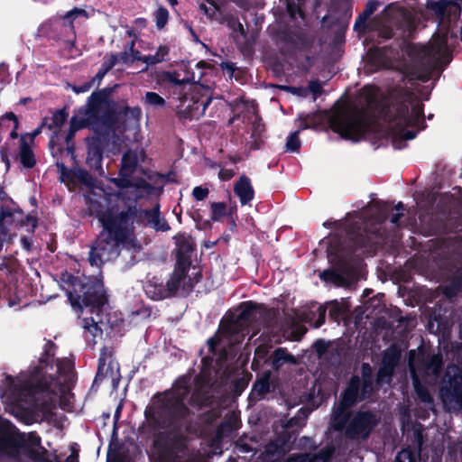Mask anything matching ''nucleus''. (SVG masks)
Listing matches in <instances>:
<instances>
[{
	"label": "nucleus",
	"instance_id": "obj_22",
	"mask_svg": "<svg viewBox=\"0 0 462 462\" xmlns=\"http://www.w3.org/2000/svg\"><path fill=\"white\" fill-rule=\"evenodd\" d=\"M59 173L60 180L69 185L81 184L86 187H92L94 185V178L86 170L78 165L72 168H68L62 162L57 161L55 163Z\"/></svg>",
	"mask_w": 462,
	"mask_h": 462
},
{
	"label": "nucleus",
	"instance_id": "obj_26",
	"mask_svg": "<svg viewBox=\"0 0 462 462\" xmlns=\"http://www.w3.org/2000/svg\"><path fill=\"white\" fill-rule=\"evenodd\" d=\"M270 365L272 369L278 372L285 364L295 365L296 357L290 354L286 347H277L265 361Z\"/></svg>",
	"mask_w": 462,
	"mask_h": 462
},
{
	"label": "nucleus",
	"instance_id": "obj_9",
	"mask_svg": "<svg viewBox=\"0 0 462 462\" xmlns=\"http://www.w3.org/2000/svg\"><path fill=\"white\" fill-rule=\"evenodd\" d=\"M272 39L282 55H292L297 51L312 47L314 38L300 30L293 29L287 23H280L272 30Z\"/></svg>",
	"mask_w": 462,
	"mask_h": 462
},
{
	"label": "nucleus",
	"instance_id": "obj_25",
	"mask_svg": "<svg viewBox=\"0 0 462 462\" xmlns=\"http://www.w3.org/2000/svg\"><path fill=\"white\" fill-rule=\"evenodd\" d=\"M234 193L238 197L242 206L250 204L254 198V189L251 180L245 174L241 175L234 185Z\"/></svg>",
	"mask_w": 462,
	"mask_h": 462
},
{
	"label": "nucleus",
	"instance_id": "obj_44",
	"mask_svg": "<svg viewBox=\"0 0 462 462\" xmlns=\"http://www.w3.org/2000/svg\"><path fill=\"white\" fill-rule=\"evenodd\" d=\"M286 452L285 447L277 439L269 442L264 448V455L268 458L280 457Z\"/></svg>",
	"mask_w": 462,
	"mask_h": 462
},
{
	"label": "nucleus",
	"instance_id": "obj_19",
	"mask_svg": "<svg viewBox=\"0 0 462 462\" xmlns=\"http://www.w3.org/2000/svg\"><path fill=\"white\" fill-rule=\"evenodd\" d=\"M22 453L32 462H52L48 458V450L42 444V438L36 431L20 434L19 454Z\"/></svg>",
	"mask_w": 462,
	"mask_h": 462
},
{
	"label": "nucleus",
	"instance_id": "obj_29",
	"mask_svg": "<svg viewBox=\"0 0 462 462\" xmlns=\"http://www.w3.org/2000/svg\"><path fill=\"white\" fill-rule=\"evenodd\" d=\"M437 68V61L431 58L420 60L414 66V74L421 82H428Z\"/></svg>",
	"mask_w": 462,
	"mask_h": 462
},
{
	"label": "nucleus",
	"instance_id": "obj_62",
	"mask_svg": "<svg viewBox=\"0 0 462 462\" xmlns=\"http://www.w3.org/2000/svg\"><path fill=\"white\" fill-rule=\"evenodd\" d=\"M375 205L378 208V218L382 222L385 221L389 217L390 210L392 209L391 204L388 202L376 201Z\"/></svg>",
	"mask_w": 462,
	"mask_h": 462
},
{
	"label": "nucleus",
	"instance_id": "obj_15",
	"mask_svg": "<svg viewBox=\"0 0 462 462\" xmlns=\"http://www.w3.org/2000/svg\"><path fill=\"white\" fill-rule=\"evenodd\" d=\"M402 358V349L396 343L391 344L382 354L381 365L375 375V386L382 387L393 380Z\"/></svg>",
	"mask_w": 462,
	"mask_h": 462
},
{
	"label": "nucleus",
	"instance_id": "obj_47",
	"mask_svg": "<svg viewBox=\"0 0 462 462\" xmlns=\"http://www.w3.org/2000/svg\"><path fill=\"white\" fill-rule=\"evenodd\" d=\"M153 214V219L151 221V226L156 230V231H162L165 232L170 230V225L168 222L163 218L161 217V212H160V206L156 205L154 207V212Z\"/></svg>",
	"mask_w": 462,
	"mask_h": 462
},
{
	"label": "nucleus",
	"instance_id": "obj_49",
	"mask_svg": "<svg viewBox=\"0 0 462 462\" xmlns=\"http://www.w3.org/2000/svg\"><path fill=\"white\" fill-rule=\"evenodd\" d=\"M144 104L154 108H164L166 106V101L158 93L149 91L145 94Z\"/></svg>",
	"mask_w": 462,
	"mask_h": 462
},
{
	"label": "nucleus",
	"instance_id": "obj_6",
	"mask_svg": "<svg viewBox=\"0 0 462 462\" xmlns=\"http://www.w3.org/2000/svg\"><path fill=\"white\" fill-rule=\"evenodd\" d=\"M103 230L91 245L88 262L91 266L99 267L103 264L102 257L129 240L128 217L126 213L116 218L109 212L99 216Z\"/></svg>",
	"mask_w": 462,
	"mask_h": 462
},
{
	"label": "nucleus",
	"instance_id": "obj_30",
	"mask_svg": "<svg viewBox=\"0 0 462 462\" xmlns=\"http://www.w3.org/2000/svg\"><path fill=\"white\" fill-rule=\"evenodd\" d=\"M69 127L77 131L84 128H91L95 132V129L100 126L98 122L90 117V115L82 114V106H80L70 118Z\"/></svg>",
	"mask_w": 462,
	"mask_h": 462
},
{
	"label": "nucleus",
	"instance_id": "obj_57",
	"mask_svg": "<svg viewBox=\"0 0 462 462\" xmlns=\"http://www.w3.org/2000/svg\"><path fill=\"white\" fill-rule=\"evenodd\" d=\"M457 292H462V272L451 280L449 286L446 290L447 295H453Z\"/></svg>",
	"mask_w": 462,
	"mask_h": 462
},
{
	"label": "nucleus",
	"instance_id": "obj_46",
	"mask_svg": "<svg viewBox=\"0 0 462 462\" xmlns=\"http://www.w3.org/2000/svg\"><path fill=\"white\" fill-rule=\"evenodd\" d=\"M328 315L333 321H338L348 310L347 306L338 302L337 300L328 303Z\"/></svg>",
	"mask_w": 462,
	"mask_h": 462
},
{
	"label": "nucleus",
	"instance_id": "obj_18",
	"mask_svg": "<svg viewBox=\"0 0 462 462\" xmlns=\"http://www.w3.org/2000/svg\"><path fill=\"white\" fill-rule=\"evenodd\" d=\"M145 421L147 422L146 420ZM143 428L146 429L149 434L155 436L153 448L158 456V459L161 462H174L177 457L179 446L181 444L180 439L177 437L171 438L162 432H158L161 430L151 431L147 423L143 424Z\"/></svg>",
	"mask_w": 462,
	"mask_h": 462
},
{
	"label": "nucleus",
	"instance_id": "obj_36",
	"mask_svg": "<svg viewBox=\"0 0 462 462\" xmlns=\"http://www.w3.org/2000/svg\"><path fill=\"white\" fill-rule=\"evenodd\" d=\"M390 124L393 125V136L392 143L395 149H400L404 141L414 139L419 132V130H407L406 128L402 130L396 124Z\"/></svg>",
	"mask_w": 462,
	"mask_h": 462
},
{
	"label": "nucleus",
	"instance_id": "obj_53",
	"mask_svg": "<svg viewBox=\"0 0 462 462\" xmlns=\"http://www.w3.org/2000/svg\"><path fill=\"white\" fill-rule=\"evenodd\" d=\"M210 208L212 222L218 221L226 215V204L225 202H212Z\"/></svg>",
	"mask_w": 462,
	"mask_h": 462
},
{
	"label": "nucleus",
	"instance_id": "obj_12",
	"mask_svg": "<svg viewBox=\"0 0 462 462\" xmlns=\"http://www.w3.org/2000/svg\"><path fill=\"white\" fill-rule=\"evenodd\" d=\"M116 197L121 201L125 202V208L119 212H112L111 210L107 212L116 218L121 214L126 213L128 217L127 228L129 229V237L134 234V221L137 223L147 221V223L151 225V221L153 219L152 213L154 212V208L151 209H141L137 208V201L143 197V194H134L133 197H128L125 190H119L116 193Z\"/></svg>",
	"mask_w": 462,
	"mask_h": 462
},
{
	"label": "nucleus",
	"instance_id": "obj_60",
	"mask_svg": "<svg viewBox=\"0 0 462 462\" xmlns=\"http://www.w3.org/2000/svg\"><path fill=\"white\" fill-rule=\"evenodd\" d=\"M89 209L96 215L97 218L99 220V216L106 213L108 210H111L112 212H116L114 208H108L106 209H104V206L95 199H89L88 201Z\"/></svg>",
	"mask_w": 462,
	"mask_h": 462
},
{
	"label": "nucleus",
	"instance_id": "obj_41",
	"mask_svg": "<svg viewBox=\"0 0 462 462\" xmlns=\"http://www.w3.org/2000/svg\"><path fill=\"white\" fill-rule=\"evenodd\" d=\"M129 188H134L135 191H143L146 196L153 194L156 190H158V192L162 191V188H156L143 178H138L134 180H132V184ZM125 192L128 197H133L134 194H137L136 192H131V194H128L127 191Z\"/></svg>",
	"mask_w": 462,
	"mask_h": 462
},
{
	"label": "nucleus",
	"instance_id": "obj_10",
	"mask_svg": "<svg viewBox=\"0 0 462 462\" xmlns=\"http://www.w3.org/2000/svg\"><path fill=\"white\" fill-rule=\"evenodd\" d=\"M115 131L108 128L97 127L93 135L85 138L87 152L85 163L88 167L89 171L98 176H103L105 173L103 169L104 156L109 151V145Z\"/></svg>",
	"mask_w": 462,
	"mask_h": 462
},
{
	"label": "nucleus",
	"instance_id": "obj_52",
	"mask_svg": "<svg viewBox=\"0 0 462 462\" xmlns=\"http://www.w3.org/2000/svg\"><path fill=\"white\" fill-rule=\"evenodd\" d=\"M393 462H417V453L407 447L396 454Z\"/></svg>",
	"mask_w": 462,
	"mask_h": 462
},
{
	"label": "nucleus",
	"instance_id": "obj_54",
	"mask_svg": "<svg viewBox=\"0 0 462 462\" xmlns=\"http://www.w3.org/2000/svg\"><path fill=\"white\" fill-rule=\"evenodd\" d=\"M442 356L439 354L431 355L424 361V366L432 372H439L442 366Z\"/></svg>",
	"mask_w": 462,
	"mask_h": 462
},
{
	"label": "nucleus",
	"instance_id": "obj_11",
	"mask_svg": "<svg viewBox=\"0 0 462 462\" xmlns=\"http://www.w3.org/2000/svg\"><path fill=\"white\" fill-rule=\"evenodd\" d=\"M211 89L201 84H194L190 93L184 96L181 108L178 111L180 118L184 120L199 119L204 116L205 111L212 101Z\"/></svg>",
	"mask_w": 462,
	"mask_h": 462
},
{
	"label": "nucleus",
	"instance_id": "obj_8",
	"mask_svg": "<svg viewBox=\"0 0 462 462\" xmlns=\"http://www.w3.org/2000/svg\"><path fill=\"white\" fill-rule=\"evenodd\" d=\"M79 16L88 18V14L85 9L74 7L63 15H55L42 23L38 29L40 36L55 42H65L74 46L76 32L74 20Z\"/></svg>",
	"mask_w": 462,
	"mask_h": 462
},
{
	"label": "nucleus",
	"instance_id": "obj_33",
	"mask_svg": "<svg viewBox=\"0 0 462 462\" xmlns=\"http://www.w3.org/2000/svg\"><path fill=\"white\" fill-rule=\"evenodd\" d=\"M102 320L97 317L96 319L94 317L84 318L82 319V327L84 328V337L87 341H93L98 336H102L103 328H101Z\"/></svg>",
	"mask_w": 462,
	"mask_h": 462
},
{
	"label": "nucleus",
	"instance_id": "obj_3",
	"mask_svg": "<svg viewBox=\"0 0 462 462\" xmlns=\"http://www.w3.org/2000/svg\"><path fill=\"white\" fill-rule=\"evenodd\" d=\"M190 376H180L171 390L157 393L145 408L144 417L151 431L169 430L179 431L190 415L185 401L190 393Z\"/></svg>",
	"mask_w": 462,
	"mask_h": 462
},
{
	"label": "nucleus",
	"instance_id": "obj_20",
	"mask_svg": "<svg viewBox=\"0 0 462 462\" xmlns=\"http://www.w3.org/2000/svg\"><path fill=\"white\" fill-rule=\"evenodd\" d=\"M240 313L235 320L232 321V327L250 326L256 323L261 318H263L267 312V307L263 303H257L253 300L243 301L239 304Z\"/></svg>",
	"mask_w": 462,
	"mask_h": 462
},
{
	"label": "nucleus",
	"instance_id": "obj_63",
	"mask_svg": "<svg viewBox=\"0 0 462 462\" xmlns=\"http://www.w3.org/2000/svg\"><path fill=\"white\" fill-rule=\"evenodd\" d=\"M202 279V273L201 272H197L194 274V277H189L186 282L182 285V290L185 291L187 293H189L193 291L195 285L200 282Z\"/></svg>",
	"mask_w": 462,
	"mask_h": 462
},
{
	"label": "nucleus",
	"instance_id": "obj_27",
	"mask_svg": "<svg viewBox=\"0 0 462 462\" xmlns=\"http://www.w3.org/2000/svg\"><path fill=\"white\" fill-rule=\"evenodd\" d=\"M189 269L190 268L185 266L174 264L173 272L171 273L170 278L166 282L168 291L171 292L172 297L176 296L181 283L184 284V282H187L186 279L188 278V273Z\"/></svg>",
	"mask_w": 462,
	"mask_h": 462
},
{
	"label": "nucleus",
	"instance_id": "obj_43",
	"mask_svg": "<svg viewBox=\"0 0 462 462\" xmlns=\"http://www.w3.org/2000/svg\"><path fill=\"white\" fill-rule=\"evenodd\" d=\"M170 48L167 45H160L157 51L153 55L143 56V62L149 65H155L165 60V57L169 54Z\"/></svg>",
	"mask_w": 462,
	"mask_h": 462
},
{
	"label": "nucleus",
	"instance_id": "obj_50",
	"mask_svg": "<svg viewBox=\"0 0 462 462\" xmlns=\"http://www.w3.org/2000/svg\"><path fill=\"white\" fill-rule=\"evenodd\" d=\"M190 217L196 223V227L199 230H208L212 227V220L204 219L200 209H194L189 213Z\"/></svg>",
	"mask_w": 462,
	"mask_h": 462
},
{
	"label": "nucleus",
	"instance_id": "obj_48",
	"mask_svg": "<svg viewBox=\"0 0 462 462\" xmlns=\"http://www.w3.org/2000/svg\"><path fill=\"white\" fill-rule=\"evenodd\" d=\"M449 395L452 400L462 409V379H454L450 383Z\"/></svg>",
	"mask_w": 462,
	"mask_h": 462
},
{
	"label": "nucleus",
	"instance_id": "obj_35",
	"mask_svg": "<svg viewBox=\"0 0 462 462\" xmlns=\"http://www.w3.org/2000/svg\"><path fill=\"white\" fill-rule=\"evenodd\" d=\"M23 215V211L20 208H10L2 206L0 208V236H6L9 230L7 225H11L14 219V214Z\"/></svg>",
	"mask_w": 462,
	"mask_h": 462
},
{
	"label": "nucleus",
	"instance_id": "obj_51",
	"mask_svg": "<svg viewBox=\"0 0 462 462\" xmlns=\"http://www.w3.org/2000/svg\"><path fill=\"white\" fill-rule=\"evenodd\" d=\"M413 384L415 393L420 401L425 403L433 402V398L425 385L421 384L418 379L414 380Z\"/></svg>",
	"mask_w": 462,
	"mask_h": 462
},
{
	"label": "nucleus",
	"instance_id": "obj_2",
	"mask_svg": "<svg viewBox=\"0 0 462 462\" xmlns=\"http://www.w3.org/2000/svg\"><path fill=\"white\" fill-rule=\"evenodd\" d=\"M56 345L48 340L36 365L31 366L28 376L16 382L7 374L0 385L1 397L11 403H23L40 411H47L53 406V396L57 394L60 381L53 371Z\"/></svg>",
	"mask_w": 462,
	"mask_h": 462
},
{
	"label": "nucleus",
	"instance_id": "obj_61",
	"mask_svg": "<svg viewBox=\"0 0 462 462\" xmlns=\"http://www.w3.org/2000/svg\"><path fill=\"white\" fill-rule=\"evenodd\" d=\"M248 385V381L245 377L236 379L231 384L232 393L239 396Z\"/></svg>",
	"mask_w": 462,
	"mask_h": 462
},
{
	"label": "nucleus",
	"instance_id": "obj_59",
	"mask_svg": "<svg viewBox=\"0 0 462 462\" xmlns=\"http://www.w3.org/2000/svg\"><path fill=\"white\" fill-rule=\"evenodd\" d=\"M296 430L282 428V430L278 433L276 439L286 447V445L291 441V439L294 438Z\"/></svg>",
	"mask_w": 462,
	"mask_h": 462
},
{
	"label": "nucleus",
	"instance_id": "obj_40",
	"mask_svg": "<svg viewBox=\"0 0 462 462\" xmlns=\"http://www.w3.org/2000/svg\"><path fill=\"white\" fill-rule=\"evenodd\" d=\"M17 152L18 148L16 146V143L11 142L10 140H7L0 147L1 161L5 163L6 171H9L11 167L10 156H14L15 158Z\"/></svg>",
	"mask_w": 462,
	"mask_h": 462
},
{
	"label": "nucleus",
	"instance_id": "obj_38",
	"mask_svg": "<svg viewBox=\"0 0 462 462\" xmlns=\"http://www.w3.org/2000/svg\"><path fill=\"white\" fill-rule=\"evenodd\" d=\"M69 117V113L66 107L56 110L51 117H44L46 120V127L50 130H54L62 126Z\"/></svg>",
	"mask_w": 462,
	"mask_h": 462
},
{
	"label": "nucleus",
	"instance_id": "obj_42",
	"mask_svg": "<svg viewBox=\"0 0 462 462\" xmlns=\"http://www.w3.org/2000/svg\"><path fill=\"white\" fill-rule=\"evenodd\" d=\"M401 27L403 29V33L407 38H413L417 30V23L415 17L408 12L403 13L402 16Z\"/></svg>",
	"mask_w": 462,
	"mask_h": 462
},
{
	"label": "nucleus",
	"instance_id": "obj_56",
	"mask_svg": "<svg viewBox=\"0 0 462 462\" xmlns=\"http://www.w3.org/2000/svg\"><path fill=\"white\" fill-rule=\"evenodd\" d=\"M300 131L291 133L286 142V150L291 152H299L300 148V141L299 138Z\"/></svg>",
	"mask_w": 462,
	"mask_h": 462
},
{
	"label": "nucleus",
	"instance_id": "obj_4",
	"mask_svg": "<svg viewBox=\"0 0 462 462\" xmlns=\"http://www.w3.org/2000/svg\"><path fill=\"white\" fill-rule=\"evenodd\" d=\"M346 237L343 238L337 234L331 236L327 248L328 258L337 270L326 269L319 277L326 282L337 286H343L346 282L345 274H348L350 266L347 257L359 250L371 252L374 250L373 237L368 233L364 222L353 221L346 228Z\"/></svg>",
	"mask_w": 462,
	"mask_h": 462
},
{
	"label": "nucleus",
	"instance_id": "obj_34",
	"mask_svg": "<svg viewBox=\"0 0 462 462\" xmlns=\"http://www.w3.org/2000/svg\"><path fill=\"white\" fill-rule=\"evenodd\" d=\"M20 434L14 436L11 434L0 435V452L9 457H15L19 455Z\"/></svg>",
	"mask_w": 462,
	"mask_h": 462
},
{
	"label": "nucleus",
	"instance_id": "obj_55",
	"mask_svg": "<svg viewBox=\"0 0 462 462\" xmlns=\"http://www.w3.org/2000/svg\"><path fill=\"white\" fill-rule=\"evenodd\" d=\"M156 27L162 30L165 27L169 20V11L164 6H160L154 13Z\"/></svg>",
	"mask_w": 462,
	"mask_h": 462
},
{
	"label": "nucleus",
	"instance_id": "obj_39",
	"mask_svg": "<svg viewBox=\"0 0 462 462\" xmlns=\"http://www.w3.org/2000/svg\"><path fill=\"white\" fill-rule=\"evenodd\" d=\"M213 403L212 396L208 394L207 392H203L200 390H196L191 394L189 404L192 407H196L199 409L204 407H210Z\"/></svg>",
	"mask_w": 462,
	"mask_h": 462
},
{
	"label": "nucleus",
	"instance_id": "obj_14",
	"mask_svg": "<svg viewBox=\"0 0 462 462\" xmlns=\"http://www.w3.org/2000/svg\"><path fill=\"white\" fill-rule=\"evenodd\" d=\"M379 421V417L372 411L358 410L354 412L345 434L350 439L365 440L370 437Z\"/></svg>",
	"mask_w": 462,
	"mask_h": 462
},
{
	"label": "nucleus",
	"instance_id": "obj_24",
	"mask_svg": "<svg viewBox=\"0 0 462 462\" xmlns=\"http://www.w3.org/2000/svg\"><path fill=\"white\" fill-rule=\"evenodd\" d=\"M386 46L371 47L367 51V58L365 69L368 74L376 73L382 69H388L392 67V61L387 55Z\"/></svg>",
	"mask_w": 462,
	"mask_h": 462
},
{
	"label": "nucleus",
	"instance_id": "obj_21",
	"mask_svg": "<svg viewBox=\"0 0 462 462\" xmlns=\"http://www.w3.org/2000/svg\"><path fill=\"white\" fill-rule=\"evenodd\" d=\"M138 167V156L133 150H127L122 156L118 177L111 178L110 182L120 190L129 189L132 184V176Z\"/></svg>",
	"mask_w": 462,
	"mask_h": 462
},
{
	"label": "nucleus",
	"instance_id": "obj_28",
	"mask_svg": "<svg viewBox=\"0 0 462 462\" xmlns=\"http://www.w3.org/2000/svg\"><path fill=\"white\" fill-rule=\"evenodd\" d=\"M18 144V152L15 160H19L21 164L26 169L33 168L36 165L35 155L29 142L24 140V135L20 136Z\"/></svg>",
	"mask_w": 462,
	"mask_h": 462
},
{
	"label": "nucleus",
	"instance_id": "obj_7",
	"mask_svg": "<svg viewBox=\"0 0 462 462\" xmlns=\"http://www.w3.org/2000/svg\"><path fill=\"white\" fill-rule=\"evenodd\" d=\"M105 88L97 91L92 92L88 98L87 104L82 106V114L90 115L98 122L99 126L116 130L120 111H117V104L110 98L115 88Z\"/></svg>",
	"mask_w": 462,
	"mask_h": 462
},
{
	"label": "nucleus",
	"instance_id": "obj_5",
	"mask_svg": "<svg viewBox=\"0 0 462 462\" xmlns=\"http://www.w3.org/2000/svg\"><path fill=\"white\" fill-rule=\"evenodd\" d=\"M60 282L71 306L75 309L89 308L91 313H97L98 317L102 308L108 302L101 278L86 276L80 278L65 271L60 273Z\"/></svg>",
	"mask_w": 462,
	"mask_h": 462
},
{
	"label": "nucleus",
	"instance_id": "obj_32",
	"mask_svg": "<svg viewBox=\"0 0 462 462\" xmlns=\"http://www.w3.org/2000/svg\"><path fill=\"white\" fill-rule=\"evenodd\" d=\"M271 372H264L262 376L255 380L249 395L250 400H260L270 392Z\"/></svg>",
	"mask_w": 462,
	"mask_h": 462
},
{
	"label": "nucleus",
	"instance_id": "obj_58",
	"mask_svg": "<svg viewBox=\"0 0 462 462\" xmlns=\"http://www.w3.org/2000/svg\"><path fill=\"white\" fill-rule=\"evenodd\" d=\"M117 111L121 112L120 117L122 116H124L125 117H130L134 120H139L141 114H142L141 109L138 106H134V107L125 106L123 108L117 106Z\"/></svg>",
	"mask_w": 462,
	"mask_h": 462
},
{
	"label": "nucleus",
	"instance_id": "obj_1",
	"mask_svg": "<svg viewBox=\"0 0 462 462\" xmlns=\"http://www.w3.org/2000/svg\"><path fill=\"white\" fill-rule=\"evenodd\" d=\"M360 105L341 108L329 119L330 128L343 139L359 142L371 131L378 116L389 123L396 124L402 130L424 124L423 104L413 105L410 111L411 93L399 91L393 97L391 106H382L374 87L365 86L359 93Z\"/></svg>",
	"mask_w": 462,
	"mask_h": 462
},
{
	"label": "nucleus",
	"instance_id": "obj_64",
	"mask_svg": "<svg viewBox=\"0 0 462 462\" xmlns=\"http://www.w3.org/2000/svg\"><path fill=\"white\" fill-rule=\"evenodd\" d=\"M19 225L21 226H30V228L28 229V231L30 233H34L36 227L38 226V217L36 215L28 214V215H26L24 219H22L19 222Z\"/></svg>",
	"mask_w": 462,
	"mask_h": 462
},
{
	"label": "nucleus",
	"instance_id": "obj_17",
	"mask_svg": "<svg viewBox=\"0 0 462 462\" xmlns=\"http://www.w3.org/2000/svg\"><path fill=\"white\" fill-rule=\"evenodd\" d=\"M361 376L353 374L345 388L353 385L356 389L357 399L362 402L372 398L375 391L379 388L375 384L373 367L369 363H363L360 368Z\"/></svg>",
	"mask_w": 462,
	"mask_h": 462
},
{
	"label": "nucleus",
	"instance_id": "obj_13",
	"mask_svg": "<svg viewBox=\"0 0 462 462\" xmlns=\"http://www.w3.org/2000/svg\"><path fill=\"white\" fill-rule=\"evenodd\" d=\"M359 402H361L357 399L356 392L353 385L345 388L341 392L337 405L333 409L330 418V424L335 430L346 431L354 414L351 409Z\"/></svg>",
	"mask_w": 462,
	"mask_h": 462
},
{
	"label": "nucleus",
	"instance_id": "obj_31",
	"mask_svg": "<svg viewBox=\"0 0 462 462\" xmlns=\"http://www.w3.org/2000/svg\"><path fill=\"white\" fill-rule=\"evenodd\" d=\"M161 79L174 86H181L185 84H198L195 79L194 72L185 71V76L180 78V74L177 71H163Z\"/></svg>",
	"mask_w": 462,
	"mask_h": 462
},
{
	"label": "nucleus",
	"instance_id": "obj_37",
	"mask_svg": "<svg viewBox=\"0 0 462 462\" xmlns=\"http://www.w3.org/2000/svg\"><path fill=\"white\" fill-rule=\"evenodd\" d=\"M146 294L153 300H162L172 298L166 284L162 282H151L146 289Z\"/></svg>",
	"mask_w": 462,
	"mask_h": 462
},
{
	"label": "nucleus",
	"instance_id": "obj_45",
	"mask_svg": "<svg viewBox=\"0 0 462 462\" xmlns=\"http://www.w3.org/2000/svg\"><path fill=\"white\" fill-rule=\"evenodd\" d=\"M5 120L14 122V127H13L11 133L9 134V138L7 140H10L11 142H14L15 139H17V138L20 139L21 135H19V134L17 132L18 128H19V120H18V117L16 116V115L13 112H6L2 116H0V125L3 126L5 125Z\"/></svg>",
	"mask_w": 462,
	"mask_h": 462
},
{
	"label": "nucleus",
	"instance_id": "obj_16",
	"mask_svg": "<svg viewBox=\"0 0 462 462\" xmlns=\"http://www.w3.org/2000/svg\"><path fill=\"white\" fill-rule=\"evenodd\" d=\"M461 5L462 0H428L425 8L440 24L457 21L461 14Z\"/></svg>",
	"mask_w": 462,
	"mask_h": 462
},
{
	"label": "nucleus",
	"instance_id": "obj_23",
	"mask_svg": "<svg viewBox=\"0 0 462 462\" xmlns=\"http://www.w3.org/2000/svg\"><path fill=\"white\" fill-rule=\"evenodd\" d=\"M176 244V262L175 264L190 268L192 260L191 256L196 251V244L191 236L185 233H179L174 236Z\"/></svg>",
	"mask_w": 462,
	"mask_h": 462
}]
</instances>
